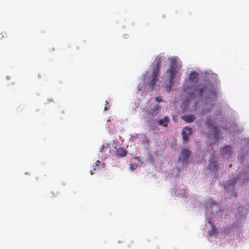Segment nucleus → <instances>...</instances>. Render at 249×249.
<instances>
[{
  "label": "nucleus",
  "instance_id": "f257e3e1",
  "mask_svg": "<svg viewBox=\"0 0 249 249\" xmlns=\"http://www.w3.org/2000/svg\"><path fill=\"white\" fill-rule=\"evenodd\" d=\"M168 60L170 61V65L167 70V72L168 73L170 84H171L173 82L176 74L179 71L181 67V64L175 57L169 58Z\"/></svg>",
  "mask_w": 249,
  "mask_h": 249
},
{
  "label": "nucleus",
  "instance_id": "f03ea898",
  "mask_svg": "<svg viewBox=\"0 0 249 249\" xmlns=\"http://www.w3.org/2000/svg\"><path fill=\"white\" fill-rule=\"evenodd\" d=\"M161 63V60L160 58L158 57L155 58L154 61L153 63V68L150 81V83L153 85L155 84L156 81L158 79V76L159 74L160 69Z\"/></svg>",
  "mask_w": 249,
  "mask_h": 249
},
{
  "label": "nucleus",
  "instance_id": "7ed1b4c3",
  "mask_svg": "<svg viewBox=\"0 0 249 249\" xmlns=\"http://www.w3.org/2000/svg\"><path fill=\"white\" fill-rule=\"evenodd\" d=\"M192 129L191 127L186 126L183 128L182 131V139L184 142H188V136L190 135L192 133Z\"/></svg>",
  "mask_w": 249,
  "mask_h": 249
},
{
  "label": "nucleus",
  "instance_id": "20e7f679",
  "mask_svg": "<svg viewBox=\"0 0 249 249\" xmlns=\"http://www.w3.org/2000/svg\"><path fill=\"white\" fill-rule=\"evenodd\" d=\"M140 158L138 157H134L131 159V163L130 164V169L131 171L135 170L137 167L138 164L140 163Z\"/></svg>",
  "mask_w": 249,
  "mask_h": 249
},
{
  "label": "nucleus",
  "instance_id": "39448f33",
  "mask_svg": "<svg viewBox=\"0 0 249 249\" xmlns=\"http://www.w3.org/2000/svg\"><path fill=\"white\" fill-rule=\"evenodd\" d=\"M108 145L107 143H104L102 145V147L100 148V151L103 154L102 158H101L102 160H105L107 159L106 153L108 151L110 153V150H108Z\"/></svg>",
  "mask_w": 249,
  "mask_h": 249
},
{
  "label": "nucleus",
  "instance_id": "423d86ee",
  "mask_svg": "<svg viewBox=\"0 0 249 249\" xmlns=\"http://www.w3.org/2000/svg\"><path fill=\"white\" fill-rule=\"evenodd\" d=\"M190 151L186 149H183L181 150V158L182 160L187 161L190 156Z\"/></svg>",
  "mask_w": 249,
  "mask_h": 249
},
{
  "label": "nucleus",
  "instance_id": "0eeeda50",
  "mask_svg": "<svg viewBox=\"0 0 249 249\" xmlns=\"http://www.w3.org/2000/svg\"><path fill=\"white\" fill-rule=\"evenodd\" d=\"M169 121V119L167 117H164L163 119L157 121V124L158 125H162L165 127H167Z\"/></svg>",
  "mask_w": 249,
  "mask_h": 249
},
{
  "label": "nucleus",
  "instance_id": "6e6552de",
  "mask_svg": "<svg viewBox=\"0 0 249 249\" xmlns=\"http://www.w3.org/2000/svg\"><path fill=\"white\" fill-rule=\"evenodd\" d=\"M127 152L122 147H119L116 150L115 155L117 158H120L124 157L126 155Z\"/></svg>",
  "mask_w": 249,
  "mask_h": 249
},
{
  "label": "nucleus",
  "instance_id": "1a4fd4ad",
  "mask_svg": "<svg viewBox=\"0 0 249 249\" xmlns=\"http://www.w3.org/2000/svg\"><path fill=\"white\" fill-rule=\"evenodd\" d=\"M159 109V106L158 104H157L156 105H154L152 108L151 109V110L149 111V113H148V115L149 116H155L157 115L158 113Z\"/></svg>",
  "mask_w": 249,
  "mask_h": 249
},
{
  "label": "nucleus",
  "instance_id": "9d476101",
  "mask_svg": "<svg viewBox=\"0 0 249 249\" xmlns=\"http://www.w3.org/2000/svg\"><path fill=\"white\" fill-rule=\"evenodd\" d=\"M231 147L229 145L225 146L222 150L224 156L230 157L231 154Z\"/></svg>",
  "mask_w": 249,
  "mask_h": 249
},
{
  "label": "nucleus",
  "instance_id": "9b49d317",
  "mask_svg": "<svg viewBox=\"0 0 249 249\" xmlns=\"http://www.w3.org/2000/svg\"><path fill=\"white\" fill-rule=\"evenodd\" d=\"M182 118L184 121L188 123H192L196 118V116L194 115H189L183 116Z\"/></svg>",
  "mask_w": 249,
  "mask_h": 249
},
{
  "label": "nucleus",
  "instance_id": "f8f14e48",
  "mask_svg": "<svg viewBox=\"0 0 249 249\" xmlns=\"http://www.w3.org/2000/svg\"><path fill=\"white\" fill-rule=\"evenodd\" d=\"M198 76V74L196 72H193L190 74L189 76V81H193L195 79H197Z\"/></svg>",
  "mask_w": 249,
  "mask_h": 249
},
{
  "label": "nucleus",
  "instance_id": "ddd939ff",
  "mask_svg": "<svg viewBox=\"0 0 249 249\" xmlns=\"http://www.w3.org/2000/svg\"><path fill=\"white\" fill-rule=\"evenodd\" d=\"M209 234L210 236L217 235V231L214 225H212V229L209 231Z\"/></svg>",
  "mask_w": 249,
  "mask_h": 249
},
{
  "label": "nucleus",
  "instance_id": "4468645a",
  "mask_svg": "<svg viewBox=\"0 0 249 249\" xmlns=\"http://www.w3.org/2000/svg\"><path fill=\"white\" fill-rule=\"evenodd\" d=\"M210 162H211V164L209 165V169H213H213H216V167L218 165L217 164V162H216V161H214L213 162V159H211L210 160Z\"/></svg>",
  "mask_w": 249,
  "mask_h": 249
},
{
  "label": "nucleus",
  "instance_id": "2eb2a0df",
  "mask_svg": "<svg viewBox=\"0 0 249 249\" xmlns=\"http://www.w3.org/2000/svg\"><path fill=\"white\" fill-rule=\"evenodd\" d=\"M207 89V87L204 86H202V87H200L199 88V94H200V96H202L203 93Z\"/></svg>",
  "mask_w": 249,
  "mask_h": 249
},
{
  "label": "nucleus",
  "instance_id": "dca6fc26",
  "mask_svg": "<svg viewBox=\"0 0 249 249\" xmlns=\"http://www.w3.org/2000/svg\"><path fill=\"white\" fill-rule=\"evenodd\" d=\"M100 163V161L99 160H97L95 163V165H94L93 167H95L93 169L94 170L97 169L100 170L101 168V166L99 165V163Z\"/></svg>",
  "mask_w": 249,
  "mask_h": 249
},
{
  "label": "nucleus",
  "instance_id": "f3484780",
  "mask_svg": "<svg viewBox=\"0 0 249 249\" xmlns=\"http://www.w3.org/2000/svg\"><path fill=\"white\" fill-rule=\"evenodd\" d=\"M142 142H143V144L145 143L144 146H146L147 147L148 146V143H149V141L147 139V138L144 137Z\"/></svg>",
  "mask_w": 249,
  "mask_h": 249
},
{
  "label": "nucleus",
  "instance_id": "a211bd4d",
  "mask_svg": "<svg viewBox=\"0 0 249 249\" xmlns=\"http://www.w3.org/2000/svg\"><path fill=\"white\" fill-rule=\"evenodd\" d=\"M156 101L159 103L162 102V99L161 97H158L156 98Z\"/></svg>",
  "mask_w": 249,
  "mask_h": 249
},
{
  "label": "nucleus",
  "instance_id": "6ab92c4d",
  "mask_svg": "<svg viewBox=\"0 0 249 249\" xmlns=\"http://www.w3.org/2000/svg\"><path fill=\"white\" fill-rule=\"evenodd\" d=\"M213 131L215 133H218V128H217L216 126L213 127Z\"/></svg>",
  "mask_w": 249,
  "mask_h": 249
},
{
  "label": "nucleus",
  "instance_id": "aec40b11",
  "mask_svg": "<svg viewBox=\"0 0 249 249\" xmlns=\"http://www.w3.org/2000/svg\"><path fill=\"white\" fill-rule=\"evenodd\" d=\"M189 89H190V87L188 86H185L183 87V89L184 91H188Z\"/></svg>",
  "mask_w": 249,
  "mask_h": 249
},
{
  "label": "nucleus",
  "instance_id": "412c9836",
  "mask_svg": "<svg viewBox=\"0 0 249 249\" xmlns=\"http://www.w3.org/2000/svg\"><path fill=\"white\" fill-rule=\"evenodd\" d=\"M212 94H213V99H215L217 98L216 92V91L213 92Z\"/></svg>",
  "mask_w": 249,
  "mask_h": 249
},
{
  "label": "nucleus",
  "instance_id": "4be33fe9",
  "mask_svg": "<svg viewBox=\"0 0 249 249\" xmlns=\"http://www.w3.org/2000/svg\"><path fill=\"white\" fill-rule=\"evenodd\" d=\"M210 120L208 119V120H207V124L208 125H212V124H213V122H212V123H210Z\"/></svg>",
  "mask_w": 249,
  "mask_h": 249
},
{
  "label": "nucleus",
  "instance_id": "5701e85b",
  "mask_svg": "<svg viewBox=\"0 0 249 249\" xmlns=\"http://www.w3.org/2000/svg\"><path fill=\"white\" fill-rule=\"evenodd\" d=\"M107 125V127H108L109 130H111L113 128V126H109L108 124Z\"/></svg>",
  "mask_w": 249,
  "mask_h": 249
},
{
  "label": "nucleus",
  "instance_id": "b1692460",
  "mask_svg": "<svg viewBox=\"0 0 249 249\" xmlns=\"http://www.w3.org/2000/svg\"><path fill=\"white\" fill-rule=\"evenodd\" d=\"M139 104H138V105H137V104H135V107L133 106V107H132V108H136L137 107H139Z\"/></svg>",
  "mask_w": 249,
  "mask_h": 249
},
{
  "label": "nucleus",
  "instance_id": "393cba45",
  "mask_svg": "<svg viewBox=\"0 0 249 249\" xmlns=\"http://www.w3.org/2000/svg\"><path fill=\"white\" fill-rule=\"evenodd\" d=\"M108 109H109V107L106 106V107H105L104 110H107Z\"/></svg>",
  "mask_w": 249,
  "mask_h": 249
},
{
  "label": "nucleus",
  "instance_id": "a878e982",
  "mask_svg": "<svg viewBox=\"0 0 249 249\" xmlns=\"http://www.w3.org/2000/svg\"><path fill=\"white\" fill-rule=\"evenodd\" d=\"M3 37V35L0 34V39H1Z\"/></svg>",
  "mask_w": 249,
  "mask_h": 249
},
{
  "label": "nucleus",
  "instance_id": "bb28decb",
  "mask_svg": "<svg viewBox=\"0 0 249 249\" xmlns=\"http://www.w3.org/2000/svg\"><path fill=\"white\" fill-rule=\"evenodd\" d=\"M90 174H91V175H93V171H92V170H90Z\"/></svg>",
  "mask_w": 249,
  "mask_h": 249
},
{
  "label": "nucleus",
  "instance_id": "cd10ccee",
  "mask_svg": "<svg viewBox=\"0 0 249 249\" xmlns=\"http://www.w3.org/2000/svg\"><path fill=\"white\" fill-rule=\"evenodd\" d=\"M107 121V122H110V119H108Z\"/></svg>",
  "mask_w": 249,
  "mask_h": 249
},
{
  "label": "nucleus",
  "instance_id": "c85d7f7f",
  "mask_svg": "<svg viewBox=\"0 0 249 249\" xmlns=\"http://www.w3.org/2000/svg\"><path fill=\"white\" fill-rule=\"evenodd\" d=\"M140 90V89L138 87V91Z\"/></svg>",
  "mask_w": 249,
  "mask_h": 249
},
{
  "label": "nucleus",
  "instance_id": "c756f323",
  "mask_svg": "<svg viewBox=\"0 0 249 249\" xmlns=\"http://www.w3.org/2000/svg\"><path fill=\"white\" fill-rule=\"evenodd\" d=\"M101 165H102V166H103V167H104L103 164H101Z\"/></svg>",
  "mask_w": 249,
  "mask_h": 249
}]
</instances>
